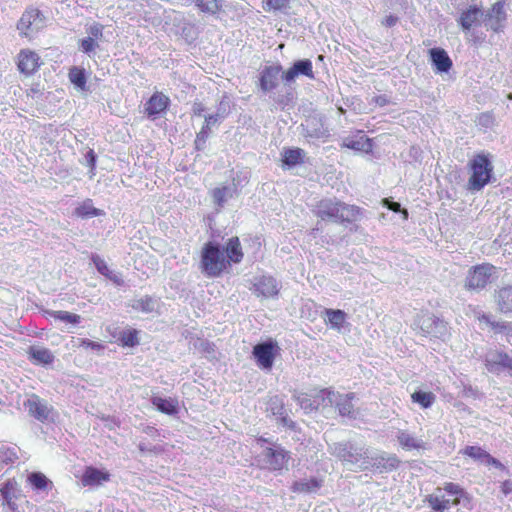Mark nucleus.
<instances>
[{"label":"nucleus","instance_id":"nucleus-57","mask_svg":"<svg viewBox=\"0 0 512 512\" xmlns=\"http://www.w3.org/2000/svg\"><path fill=\"white\" fill-rule=\"evenodd\" d=\"M376 102H377V103H379L380 105H384V104H386V103H387V100H386V98H385V97L378 96V97L376 98Z\"/></svg>","mask_w":512,"mask_h":512},{"label":"nucleus","instance_id":"nucleus-56","mask_svg":"<svg viewBox=\"0 0 512 512\" xmlns=\"http://www.w3.org/2000/svg\"><path fill=\"white\" fill-rule=\"evenodd\" d=\"M389 461H391V466L396 468L399 464V460L396 457L389 458Z\"/></svg>","mask_w":512,"mask_h":512},{"label":"nucleus","instance_id":"nucleus-11","mask_svg":"<svg viewBox=\"0 0 512 512\" xmlns=\"http://www.w3.org/2000/svg\"><path fill=\"white\" fill-rule=\"evenodd\" d=\"M170 98L163 92H154L144 104V113L147 118L155 120L166 114L170 107Z\"/></svg>","mask_w":512,"mask_h":512},{"label":"nucleus","instance_id":"nucleus-50","mask_svg":"<svg viewBox=\"0 0 512 512\" xmlns=\"http://www.w3.org/2000/svg\"><path fill=\"white\" fill-rule=\"evenodd\" d=\"M501 491L503 494L508 495L512 492V481L505 480L501 484Z\"/></svg>","mask_w":512,"mask_h":512},{"label":"nucleus","instance_id":"nucleus-24","mask_svg":"<svg viewBox=\"0 0 512 512\" xmlns=\"http://www.w3.org/2000/svg\"><path fill=\"white\" fill-rule=\"evenodd\" d=\"M75 216L81 219L103 216L105 212L101 209L95 208L91 199L84 200L74 210Z\"/></svg>","mask_w":512,"mask_h":512},{"label":"nucleus","instance_id":"nucleus-12","mask_svg":"<svg viewBox=\"0 0 512 512\" xmlns=\"http://www.w3.org/2000/svg\"><path fill=\"white\" fill-rule=\"evenodd\" d=\"M264 456L268 468L271 471H282L288 469L289 460L291 458L290 452L284 448L278 447H267L264 450Z\"/></svg>","mask_w":512,"mask_h":512},{"label":"nucleus","instance_id":"nucleus-52","mask_svg":"<svg viewBox=\"0 0 512 512\" xmlns=\"http://www.w3.org/2000/svg\"><path fill=\"white\" fill-rule=\"evenodd\" d=\"M477 320H478L479 322H485V323H487L489 326H491V322H493V321L491 320L490 315L485 314V313H479V314L477 315Z\"/></svg>","mask_w":512,"mask_h":512},{"label":"nucleus","instance_id":"nucleus-29","mask_svg":"<svg viewBox=\"0 0 512 512\" xmlns=\"http://www.w3.org/2000/svg\"><path fill=\"white\" fill-rule=\"evenodd\" d=\"M505 2L497 1L491 7L489 18L495 21V26H492V29L495 32H498L501 24L506 20V12L504 10Z\"/></svg>","mask_w":512,"mask_h":512},{"label":"nucleus","instance_id":"nucleus-6","mask_svg":"<svg viewBox=\"0 0 512 512\" xmlns=\"http://www.w3.org/2000/svg\"><path fill=\"white\" fill-rule=\"evenodd\" d=\"M44 23L43 13L38 8L29 6L17 21L16 27L21 37L31 40L33 34L44 27Z\"/></svg>","mask_w":512,"mask_h":512},{"label":"nucleus","instance_id":"nucleus-40","mask_svg":"<svg viewBox=\"0 0 512 512\" xmlns=\"http://www.w3.org/2000/svg\"><path fill=\"white\" fill-rule=\"evenodd\" d=\"M50 316H52L55 320L71 323V324H78L81 321V316L78 314L70 313L68 311H52L50 312Z\"/></svg>","mask_w":512,"mask_h":512},{"label":"nucleus","instance_id":"nucleus-51","mask_svg":"<svg viewBox=\"0 0 512 512\" xmlns=\"http://www.w3.org/2000/svg\"><path fill=\"white\" fill-rule=\"evenodd\" d=\"M398 21V18L396 16H393V15H389V16H386L382 23L383 25L387 26V27H391V26H394Z\"/></svg>","mask_w":512,"mask_h":512},{"label":"nucleus","instance_id":"nucleus-37","mask_svg":"<svg viewBox=\"0 0 512 512\" xmlns=\"http://www.w3.org/2000/svg\"><path fill=\"white\" fill-rule=\"evenodd\" d=\"M355 399V393H348L341 396L340 401L337 403V408L342 416H351L354 412L352 401Z\"/></svg>","mask_w":512,"mask_h":512},{"label":"nucleus","instance_id":"nucleus-39","mask_svg":"<svg viewBox=\"0 0 512 512\" xmlns=\"http://www.w3.org/2000/svg\"><path fill=\"white\" fill-rule=\"evenodd\" d=\"M419 323L420 328L424 333V336H426L427 334H430L433 331V328H437L439 325H441L442 321L434 315H429L420 318Z\"/></svg>","mask_w":512,"mask_h":512},{"label":"nucleus","instance_id":"nucleus-41","mask_svg":"<svg viewBox=\"0 0 512 512\" xmlns=\"http://www.w3.org/2000/svg\"><path fill=\"white\" fill-rule=\"evenodd\" d=\"M290 0H263L262 8L265 12L282 11L289 6Z\"/></svg>","mask_w":512,"mask_h":512},{"label":"nucleus","instance_id":"nucleus-46","mask_svg":"<svg viewBox=\"0 0 512 512\" xmlns=\"http://www.w3.org/2000/svg\"><path fill=\"white\" fill-rule=\"evenodd\" d=\"M382 203L384 206H386L391 211L400 212L403 215L404 219L408 218V211L406 209H402L400 203L393 202V201L389 200L388 198H384Z\"/></svg>","mask_w":512,"mask_h":512},{"label":"nucleus","instance_id":"nucleus-23","mask_svg":"<svg viewBox=\"0 0 512 512\" xmlns=\"http://www.w3.org/2000/svg\"><path fill=\"white\" fill-rule=\"evenodd\" d=\"M461 453L464 456H468L474 460H485L490 465H494L496 467L501 466V463L496 458L492 457L488 452L479 446H466L461 451Z\"/></svg>","mask_w":512,"mask_h":512},{"label":"nucleus","instance_id":"nucleus-8","mask_svg":"<svg viewBox=\"0 0 512 512\" xmlns=\"http://www.w3.org/2000/svg\"><path fill=\"white\" fill-rule=\"evenodd\" d=\"M18 72L24 77H32L43 66L44 61L37 51L31 48H22L15 57Z\"/></svg>","mask_w":512,"mask_h":512},{"label":"nucleus","instance_id":"nucleus-10","mask_svg":"<svg viewBox=\"0 0 512 512\" xmlns=\"http://www.w3.org/2000/svg\"><path fill=\"white\" fill-rule=\"evenodd\" d=\"M335 393L329 389H321L314 394L301 393L297 401L306 412L318 410L320 407L332 405Z\"/></svg>","mask_w":512,"mask_h":512},{"label":"nucleus","instance_id":"nucleus-32","mask_svg":"<svg viewBox=\"0 0 512 512\" xmlns=\"http://www.w3.org/2000/svg\"><path fill=\"white\" fill-rule=\"evenodd\" d=\"M325 315L327 316L326 323L338 330L343 327L346 321V313L340 309H326Z\"/></svg>","mask_w":512,"mask_h":512},{"label":"nucleus","instance_id":"nucleus-19","mask_svg":"<svg viewBox=\"0 0 512 512\" xmlns=\"http://www.w3.org/2000/svg\"><path fill=\"white\" fill-rule=\"evenodd\" d=\"M29 360L36 365H50L54 361L53 353L46 347L30 346L27 350Z\"/></svg>","mask_w":512,"mask_h":512},{"label":"nucleus","instance_id":"nucleus-47","mask_svg":"<svg viewBox=\"0 0 512 512\" xmlns=\"http://www.w3.org/2000/svg\"><path fill=\"white\" fill-rule=\"evenodd\" d=\"M79 346L85 349H92L96 351H101L105 348V346L101 342L92 341L86 338L78 339Z\"/></svg>","mask_w":512,"mask_h":512},{"label":"nucleus","instance_id":"nucleus-43","mask_svg":"<svg viewBox=\"0 0 512 512\" xmlns=\"http://www.w3.org/2000/svg\"><path fill=\"white\" fill-rule=\"evenodd\" d=\"M228 187H217L214 188L211 192L213 202L217 207H223L224 203L226 202L227 194H228Z\"/></svg>","mask_w":512,"mask_h":512},{"label":"nucleus","instance_id":"nucleus-36","mask_svg":"<svg viewBox=\"0 0 512 512\" xmlns=\"http://www.w3.org/2000/svg\"><path fill=\"white\" fill-rule=\"evenodd\" d=\"M27 481L36 490H45L51 484V481L41 472L30 473Z\"/></svg>","mask_w":512,"mask_h":512},{"label":"nucleus","instance_id":"nucleus-35","mask_svg":"<svg viewBox=\"0 0 512 512\" xmlns=\"http://www.w3.org/2000/svg\"><path fill=\"white\" fill-rule=\"evenodd\" d=\"M92 262L94 263L97 271L100 274H102L103 276L109 278L113 282H115L117 284H120V279L115 274H113V272L110 270L108 264L105 262L104 259H102L98 255H93L92 256Z\"/></svg>","mask_w":512,"mask_h":512},{"label":"nucleus","instance_id":"nucleus-16","mask_svg":"<svg viewBox=\"0 0 512 512\" xmlns=\"http://www.w3.org/2000/svg\"><path fill=\"white\" fill-rule=\"evenodd\" d=\"M485 366L490 372H496L499 369H506L512 375V357L508 353L496 350L485 360Z\"/></svg>","mask_w":512,"mask_h":512},{"label":"nucleus","instance_id":"nucleus-18","mask_svg":"<svg viewBox=\"0 0 512 512\" xmlns=\"http://www.w3.org/2000/svg\"><path fill=\"white\" fill-rule=\"evenodd\" d=\"M494 301L500 313H512V285H506L495 290Z\"/></svg>","mask_w":512,"mask_h":512},{"label":"nucleus","instance_id":"nucleus-45","mask_svg":"<svg viewBox=\"0 0 512 512\" xmlns=\"http://www.w3.org/2000/svg\"><path fill=\"white\" fill-rule=\"evenodd\" d=\"M104 26L100 23H94L87 29L88 37L94 38L95 41H99L103 38Z\"/></svg>","mask_w":512,"mask_h":512},{"label":"nucleus","instance_id":"nucleus-55","mask_svg":"<svg viewBox=\"0 0 512 512\" xmlns=\"http://www.w3.org/2000/svg\"><path fill=\"white\" fill-rule=\"evenodd\" d=\"M139 303L141 304L143 310L148 311L149 310L148 307L152 303V299L147 296V297H145V299H141L139 301Z\"/></svg>","mask_w":512,"mask_h":512},{"label":"nucleus","instance_id":"nucleus-9","mask_svg":"<svg viewBox=\"0 0 512 512\" xmlns=\"http://www.w3.org/2000/svg\"><path fill=\"white\" fill-rule=\"evenodd\" d=\"M29 416L41 423L54 422L55 410L37 394H31L23 403Z\"/></svg>","mask_w":512,"mask_h":512},{"label":"nucleus","instance_id":"nucleus-54","mask_svg":"<svg viewBox=\"0 0 512 512\" xmlns=\"http://www.w3.org/2000/svg\"><path fill=\"white\" fill-rule=\"evenodd\" d=\"M87 159H88V162H89L90 166L92 168H94L95 167V163H96V155H95L93 150H90L87 153Z\"/></svg>","mask_w":512,"mask_h":512},{"label":"nucleus","instance_id":"nucleus-5","mask_svg":"<svg viewBox=\"0 0 512 512\" xmlns=\"http://www.w3.org/2000/svg\"><path fill=\"white\" fill-rule=\"evenodd\" d=\"M495 274L496 267L491 263L474 265L467 272L464 287L468 291H481L492 282Z\"/></svg>","mask_w":512,"mask_h":512},{"label":"nucleus","instance_id":"nucleus-33","mask_svg":"<svg viewBox=\"0 0 512 512\" xmlns=\"http://www.w3.org/2000/svg\"><path fill=\"white\" fill-rule=\"evenodd\" d=\"M68 77L71 83H73L77 88L82 91L86 90L87 78L83 68L76 66L70 68Z\"/></svg>","mask_w":512,"mask_h":512},{"label":"nucleus","instance_id":"nucleus-4","mask_svg":"<svg viewBox=\"0 0 512 512\" xmlns=\"http://www.w3.org/2000/svg\"><path fill=\"white\" fill-rule=\"evenodd\" d=\"M471 175L468 179V189L479 191L483 189L491 180L493 165L484 153L476 154L469 162Z\"/></svg>","mask_w":512,"mask_h":512},{"label":"nucleus","instance_id":"nucleus-17","mask_svg":"<svg viewBox=\"0 0 512 512\" xmlns=\"http://www.w3.org/2000/svg\"><path fill=\"white\" fill-rule=\"evenodd\" d=\"M428 54L437 73H448L452 69L453 62L443 48H431Z\"/></svg>","mask_w":512,"mask_h":512},{"label":"nucleus","instance_id":"nucleus-58","mask_svg":"<svg viewBox=\"0 0 512 512\" xmlns=\"http://www.w3.org/2000/svg\"><path fill=\"white\" fill-rule=\"evenodd\" d=\"M460 503V500L458 498L454 499L452 504L453 505H458Z\"/></svg>","mask_w":512,"mask_h":512},{"label":"nucleus","instance_id":"nucleus-26","mask_svg":"<svg viewBox=\"0 0 512 512\" xmlns=\"http://www.w3.org/2000/svg\"><path fill=\"white\" fill-rule=\"evenodd\" d=\"M322 486V480L310 478L303 481H295L291 486L294 493H311L318 490Z\"/></svg>","mask_w":512,"mask_h":512},{"label":"nucleus","instance_id":"nucleus-3","mask_svg":"<svg viewBox=\"0 0 512 512\" xmlns=\"http://www.w3.org/2000/svg\"><path fill=\"white\" fill-rule=\"evenodd\" d=\"M317 207L316 215L319 218L322 220L331 219L342 224L355 222L362 214L360 207L332 199L321 200Z\"/></svg>","mask_w":512,"mask_h":512},{"label":"nucleus","instance_id":"nucleus-59","mask_svg":"<svg viewBox=\"0 0 512 512\" xmlns=\"http://www.w3.org/2000/svg\"><path fill=\"white\" fill-rule=\"evenodd\" d=\"M259 440H260V441H263V442H266V441H267L266 439H263V438H260Z\"/></svg>","mask_w":512,"mask_h":512},{"label":"nucleus","instance_id":"nucleus-30","mask_svg":"<svg viewBox=\"0 0 512 512\" xmlns=\"http://www.w3.org/2000/svg\"><path fill=\"white\" fill-rule=\"evenodd\" d=\"M435 399V394L430 391L417 390L411 394L412 402L417 403L422 409L430 408Z\"/></svg>","mask_w":512,"mask_h":512},{"label":"nucleus","instance_id":"nucleus-7","mask_svg":"<svg viewBox=\"0 0 512 512\" xmlns=\"http://www.w3.org/2000/svg\"><path fill=\"white\" fill-rule=\"evenodd\" d=\"M281 348L276 340L256 344L252 349V355L257 366L264 371H271L276 357L280 354Z\"/></svg>","mask_w":512,"mask_h":512},{"label":"nucleus","instance_id":"nucleus-15","mask_svg":"<svg viewBox=\"0 0 512 512\" xmlns=\"http://www.w3.org/2000/svg\"><path fill=\"white\" fill-rule=\"evenodd\" d=\"M254 292L258 297L272 298L278 295L279 288L275 278L272 276H260L253 284Z\"/></svg>","mask_w":512,"mask_h":512},{"label":"nucleus","instance_id":"nucleus-25","mask_svg":"<svg viewBox=\"0 0 512 512\" xmlns=\"http://www.w3.org/2000/svg\"><path fill=\"white\" fill-rule=\"evenodd\" d=\"M151 402L158 411L164 414L175 415L178 413V402L176 399H165L162 397L154 396L152 397Z\"/></svg>","mask_w":512,"mask_h":512},{"label":"nucleus","instance_id":"nucleus-42","mask_svg":"<svg viewBox=\"0 0 512 512\" xmlns=\"http://www.w3.org/2000/svg\"><path fill=\"white\" fill-rule=\"evenodd\" d=\"M18 456L14 448L2 445L0 446V463L8 465L17 460Z\"/></svg>","mask_w":512,"mask_h":512},{"label":"nucleus","instance_id":"nucleus-13","mask_svg":"<svg viewBox=\"0 0 512 512\" xmlns=\"http://www.w3.org/2000/svg\"><path fill=\"white\" fill-rule=\"evenodd\" d=\"M111 475L107 470H101L94 466H86L81 476V484L84 487L100 486L109 482Z\"/></svg>","mask_w":512,"mask_h":512},{"label":"nucleus","instance_id":"nucleus-22","mask_svg":"<svg viewBox=\"0 0 512 512\" xmlns=\"http://www.w3.org/2000/svg\"><path fill=\"white\" fill-rule=\"evenodd\" d=\"M218 121L217 115H208L205 117V121L200 129V131L196 134L195 138V147L197 150H201L204 148L207 139L211 133V127L215 125Z\"/></svg>","mask_w":512,"mask_h":512},{"label":"nucleus","instance_id":"nucleus-28","mask_svg":"<svg viewBox=\"0 0 512 512\" xmlns=\"http://www.w3.org/2000/svg\"><path fill=\"white\" fill-rule=\"evenodd\" d=\"M222 0H195V5L202 13L217 15L223 11Z\"/></svg>","mask_w":512,"mask_h":512},{"label":"nucleus","instance_id":"nucleus-1","mask_svg":"<svg viewBox=\"0 0 512 512\" xmlns=\"http://www.w3.org/2000/svg\"><path fill=\"white\" fill-rule=\"evenodd\" d=\"M244 259V251L238 236L228 238L221 248L217 242L204 243L200 251L199 267L208 278H218L229 273L233 264Z\"/></svg>","mask_w":512,"mask_h":512},{"label":"nucleus","instance_id":"nucleus-27","mask_svg":"<svg viewBox=\"0 0 512 512\" xmlns=\"http://www.w3.org/2000/svg\"><path fill=\"white\" fill-rule=\"evenodd\" d=\"M342 146L356 151H369L372 143L370 138L361 134L356 138H346Z\"/></svg>","mask_w":512,"mask_h":512},{"label":"nucleus","instance_id":"nucleus-34","mask_svg":"<svg viewBox=\"0 0 512 512\" xmlns=\"http://www.w3.org/2000/svg\"><path fill=\"white\" fill-rule=\"evenodd\" d=\"M426 502L434 512H444L449 509L450 501L443 495L430 494L426 497Z\"/></svg>","mask_w":512,"mask_h":512},{"label":"nucleus","instance_id":"nucleus-2","mask_svg":"<svg viewBox=\"0 0 512 512\" xmlns=\"http://www.w3.org/2000/svg\"><path fill=\"white\" fill-rule=\"evenodd\" d=\"M285 84H290L300 76L314 79L313 64L309 59L298 60L286 71H282L280 64L265 66L259 77V87L263 92H270L278 87L279 75Z\"/></svg>","mask_w":512,"mask_h":512},{"label":"nucleus","instance_id":"nucleus-14","mask_svg":"<svg viewBox=\"0 0 512 512\" xmlns=\"http://www.w3.org/2000/svg\"><path fill=\"white\" fill-rule=\"evenodd\" d=\"M20 487L15 478L8 479L0 486V494L3 498V505H6L10 510L16 511V499L20 497Z\"/></svg>","mask_w":512,"mask_h":512},{"label":"nucleus","instance_id":"nucleus-20","mask_svg":"<svg viewBox=\"0 0 512 512\" xmlns=\"http://www.w3.org/2000/svg\"><path fill=\"white\" fill-rule=\"evenodd\" d=\"M306 153L299 147L283 148L281 152V162L283 166L293 167L305 162Z\"/></svg>","mask_w":512,"mask_h":512},{"label":"nucleus","instance_id":"nucleus-38","mask_svg":"<svg viewBox=\"0 0 512 512\" xmlns=\"http://www.w3.org/2000/svg\"><path fill=\"white\" fill-rule=\"evenodd\" d=\"M397 438L401 447L406 450L421 449L424 447L422 442L405 431L400 432Z\"/></svg>","mask_w":512,"mask_h":512},{"label":"nucleus","instance_id":"nucleus-21","mask_svg":"<svg viewBox=\"0 0 512 512\" xmlns=\"http://www.w3.org/2000/svg\"><path fill=\"white\" fill-rule=\"evenodd\" d=\"M482 15V10L476 5H472L461 13L458 23L463 30L468 31L479 23Z\"/></svg>","mask_w":512,"mask_h":512},{"label":"nucleus","instance_id":"nucleus-49","mask_svg":"<svg viewBox=\"0 0 512 512\" xmlns=\"http://www.w3.org/2000/svg\"><path fill=\"white\" fill-rule=\"evenodd\" d=\"M490 327L495 332H499L500 333V332H504V331L508 330L509 323L493 321V322H491V326Z\"/></svg>","mask_w":512,"mask_h":512},{"label":"nucleus","instance_id":"nucleus-53","mask_svg":"<svg viewBox=\"0 0 512 512\" xmlns=\"http://www.w3.org/2000/svg\"><path fill=\"white\" fill-rule=\"evenodd\" d=\"M204 106L202 105V103H195L194 106H193V114L195 116H201L202 113L204 112Z\"/></svg>","mask_w":512,"mask_h":512},{"label":"nucleus","instance_id":"nucleus-44","mask_svg":"<svg viewBox=\"0 0 512 512\" xmlns=\"http://www.w3.org/2000/svg\"><path fill=\"white\" fill-rule=\"evenodd\" d=\"M79 47L83 53L90 54L99 47V44L94 38L86 37L79 41Z\"/></svg>","mask_w":512,"mask_h":512},{"label":"nucleus","instance_id":"nucleus-31","mask_svg":"<svg viewBox=\"0 0 512 512\" xmlns=\"http://www.w3.org/2000/svg\"><path fill=\"white\" fill-rule=\"evenodd\" d=\"M139 343V331L134 328L122 331L118 337V344L122 347H135Z\"/></svg>","mask_w":512,"mask_h":512},{"label":"nucleus","instance_id":"nucleus-48","mask_svg":"<svg viewBox=\"0 0 512 512\" xmlns=\"http://www.w3.org/2000/svg\"><path fill=\"white\" fill-rule=\"evenodd\" d=\"M443 490L446 491L450 495H462L463 489L456 483L446 482L444 484Z\"/></svg>","mask_w":512,"mask_h":512}]
</instances>
